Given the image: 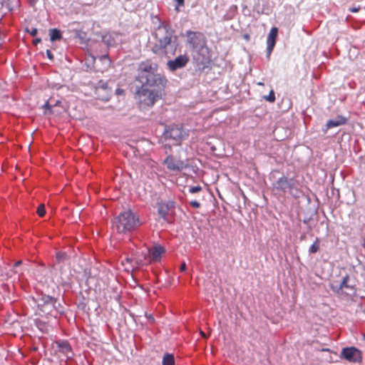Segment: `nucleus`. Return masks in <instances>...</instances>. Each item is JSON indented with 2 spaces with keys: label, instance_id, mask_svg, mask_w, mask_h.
Instances as JSON below:
<instances>
[{
  "label": "nucleus",
  "instance_id": "e433bc0d",
  "mask_svg": "<svg viewBox=\"0 0 365 365\" xmlns=\"http://www.w3.org/2000/svg\"><path fill=\"white\" fill-rule=\"evenodd\" d=\"M21 264H22V261H21V260H19V261H17V262L15 263L14 267H17L20 266Z\"/></svg>",
  "mask_w": 365,
  "mask_h": 365
},
{
  "label": "nucleus",
  "instance_id": "9b49d317",
  "mask_svg": "<svg viewBox=\"0 0 365 365\" xmlns=\"http://www.w3.org/2000/svg\"><path fill=\"white\" fill-rule=\"evenodd\" d=\"M188 61L189 58L186 55H180L176 57L174 60L168 61L167 62V66L171 71H175L179 68L185 67Z\"/></svg>",
  "mask_w": 365,
  "mask_h": 365
},
{
  "label": "nucleus",
  "instance_id": "cd10ccee",
  "mask_svg": "<svg viewBox=\"0 0 365 365\" xmlns=\"http://www.w3.org/2000/svg\"><path fill=\"white\" fill-rule=\"evenodd\" d=\"M26 31L28 33H29L32 36H36L38 33V30L35 28H31V29H26Z\"/></svg>",
  "mask_w": 365,
  "mask_h": 365
},
{
  "label": "nucleus",
  "instance_id": "f704fd0d",
  "mask_svg": "<svg viewBox=\"0 0 365 365\" xmlns=\"http://www.w3.org/2000/svg\"><path fill=\"white\" fill-rule=\"evenodd\" d=\"M41 38H36L34 39V41H33V43H34V45H37L38 43H40V42H41Z\"/></svg>",
  "mask_w": 365,
  "mask_h": 365
},
{
  "label": "nucleus",
  "instance_id": "b1692460",
  "mask_svg": "<svg viewBox=\"0 0 365 365\" xmlns=\"http://www.w3.org/2000/svg\"><path fill=\"white\" fill-rule=\"evenodd\" d=\"M36 212L40 217H43L46 213L45 205L43 204H41L38 207Z\"/></svg>",
  "mask_w": 365,
  "mask_h": 365
},
{
  "label": "nucleus",
  "instance_id": "2f4dec72",
  "mask_svg": "<svg viewBox=\"0 0 365 365\" xmlns=\"http://www.w3.org/2000/svg\"><path fill=\"white\" fill-rule=\"evenodd\" d=\"M46 55H47V57H48L49 59H51V60H52V59H53V54H52V53H51V51L50 50H47V51H46Z\"/></svg>",
  "mask_w": 365,
  "mask_h": 365
},
{
  "label": "nucleus",
  "instance_id": "4be33fe9",
  "mask_svg": "<svg viewBox=\"0 0 365 365\" xmlns=\"http://www.w3.org/2000/svg\"><path fill=\"white\" fill-rule=\"evenodd\" d=\"M53 309H54V314H55L54 317H56V315L58 314H62L64 312L63 307L58 302H57V304H56V308H53Z\"/></svg>",
  "mask_w": 365,
  "mask_h": 365
},
{
  "label": "nucleus",
  "instance_id": "412c9836",
  "mask_svg": "<svg viewBox=\"0 0 365 365\" xmlns=\"http://www.w3.org/2000/svg\"><path fill=\"white\" fill-rule=\"evenodd\" d=\"M319 249V244L318 239L311 245L309 247V252L310 253H316Z\"/></svg>",
  "mask_w": 365,
  "mask_h": 365
},
{
  "label": "nucleus",
  "instance_id": "a18cd8bd",
  "mask_svg": "<svg viewBox=\"0 0 365 365\" xmlns=\"http://www.w3.org/2000/svg\"><path fill=\"white\" fill-rule=\"evenodd\" d=\"M85 274L87 275V270H84Z\"/></svg>",
  "mask_w": 365,
  "mask_h": 365
},
{
  "label": "nucleus",
  "instance_id": "c756f323",
  "mask_svg": "<svg viewBox=\"0 0 365 365\" xmlns=\"http://www.w3.org/2000/svg\"><path fill=\"white\" fill-rule=\"evenodd\" d=\"M190 204L192 207H195V208H198L200 206V204L197 201H195V200L191 201Z\"/></svg>",
  "mask_w": 365,
  "mask_h": 365
},
{
  "label": "nucleus",
  "instance_id": "9d476101",
  "mask_svg": "<svg viewBox=\"0 0 365 365\" xmlns=\"http://www.w3.org/2000/svg\"><path fill=\"white\" fill-rule=\"evenodd\" d=\"M163 163L169 170L173 172H180L187 166L186 162L178 159L171 155H169L164 160Z\"/></svg>",
  "mask_w": 365,
  "mask_h": 365
},
{
  "label": "nucleus",
  "instance_id": "ddd939ff",
  "mask_svg": "<svg viewBox=\"0 0 365 365\" xmlns=\"http://www.w3.org/2000/svg\"><path fill=\"white\" fill-rule=\"evenodd\" d=\"M278 29L277 27H272L268 34L267 38V57L269 58V56L273 51L276 39L277 37Z\"/></svg>",
  "mask_w": 365,
  "mask_h": 365
},
{
  "label": "nucleus",
  "instance_id": "a878e982",
  "mask_svg": "<svg viewBox=\"0 0 365 365\" xmlns=\"http://www.w3.org/2000/svg\"><path fill=\"white\" fill-rule=\"evenodd\" d=\"M202 190V187L200 186H193L190 188V193H197L200 192Z\"/></svg>",
  "mask_w": 365,
  "mask_h": 365
},
{
  "label": "nucleus",
  "instance_id": "6ab92c4d",
  "mask_svg": "<svg viewBox=\"0 0 365 365\" xmlns=\"http://www.w3.org/2000/svg\"><path fill=\"white\" fill-rule=\"evenodd\" d=\"M49 36L51 41L60 40L61 38V34L59 30L56 29H52L49 30Z\"/></svg>",
  "mask_w": 365,
  "mask_h": 365
},
{
  "label": "nucleus",
  "instance_id": "7c9ffc66",
  "mask_svg": "<svg viewBox=\"0 0 365 365\" xmlns=\"http://www.w3.org/2000/svg\"><path fill=\"white\" fill-rule=\"evenodd\" d=\"M360 9H361V7L359 6H353V7L349 8V11L351 12L356 13V12H358L360 10Z\"/></svg>",
  "mask_w": 365,
  "mask_h": 365
},
{
  "label": "nucleus",
  "instance_id": "c9c22d12",
  "mask_svg": "<svg viewBox=\"0 0 365 365\" xmlns=\"http://www.w3.org/2000/svg\"><path fill=\"white\" fill-rule=\"evenodd\" d=\"M178 3V6H182L184 4V0H175Z\"/></svg>",
  "mask_w": 365,
  "mask_h": 365
},
{
  "label": "nucleus",
  "instance_id": "f03ea898",
  "mask_svg": "<svg viewBox=\"0 0 365 365\" xmlns=\"http://www.w3.org/2000/svg\"><path fill=\"white\" fill-rule=\"evenodd\" d=\"M182 36L187 38L186 42L193 58L197 61H202L208 53L204 35L200 32L187 31Z\"/></svg>",
  "mask_w": 365,
  "mask_h": 365
},
{
  "label": "nucleus",
  "instance_id": "a19ab883",
  "mask_svg": "<svg viewBox=\"0 0 365 365\" xmlns=\"http://www.w3.org/2000/svg\"><path fill=\"white\" fill-rule=\"evenodd\" d=\"M257 85H259V86H263V85H264V83H262V82H258V83H257Z\"/></svg>",
  "mask_w": 365,
  "mask_h": 365
},
{
  "label": "nucleus",
  "instance_id": "79ce46f5",
  "mask_svg": "<svg viewBox=\"0 0 365 365\" xmlns=\"http://www.w3.org/2000/svg\"><path fill=\"white\" fill-rule=\"evenodd\" d=\"M116 92H117V93H120L122 92V90L118 89V90L116 91Z\"/></svg>",
  "mask_w": 365,
  "mask_h": 365
},
{
  "label": "nucleus",
  "instance_id": "0eeeda50",
  "mask_svg": "<svg viewBox=\"0 0 365 365\" xmlns=\"http://www.w3.org/2000/svg\"><path fill=\"white\" fill-rule=\"evenodd\" d=\"M273 185L277 190L283 192H286L289 190L291 195H297V181L293 179H288L286 177H282L279 178Z\"/></svg>",
  "mask_w": 365,
  "mask_h": 365
},
{
  "label": "nucleus",
  "instance_id": "6e6552de",
  "mask_svg": "<svg viewBox=\"0 0 365 365\" xmlns=\"http://www.w3.org/2000/svg\"><path fill=\"white\" fill-rule=\"evenodd\" d=\"M56 304L57 300L49 296H43L37 302V305L43 313L52 316H55L53 308H56Z\"/></svg>",
  "mask_w": 365,
  "mask_h": 365
},
{
  "label": "nucleus",
  "instance_id": "72a5a7b5",
  "mask_svg": "<svg viewBox=\"0 0 365 365\" xmlns=\"http://www.w3.org/2000/svg\"><path fill=\"white\" fill-rule=\"evenodd\" d=\"M101 60H104L106 61H107L108 64H110V61L108 58V56H103L101 57Z\"/></svg>",
  "mask_w": 365,
  "mask_h": 365
},
{
  "label": "nucleus",
  "instance_id": "2eb2a0df",
  "mask_svg": "<svg viewBox=\"0 0 365 365\" xmlns=\"http://www.w3.org/2000/svg\"><path fill=\"white\" fill-rule=\"evenodd\" d=\"M346 123V118L343 116H337L334 119H331L327 121L326 124V128L329 129L334 127H338L341 125H344Z\"/></svg>",
  "mask_w": 365,
  "mask_h": 365
},
{
  "label": "nucleus",
  "instance_id": "20e7f679",
  "mask_svg": "<svg viewBox=\"0 0 365 365\" xmlns=\"http://www.w3.org/2000/svg\"><path fill=\"white\" fill-rule=\"evenodd\" d=\"M163 95L160 90L154 91L140 86L136 90L135 99L140 109L145 110L153 106L158 100L163 98Z\"/></svg>",
  "mask_w": 365,
  "mask_h": 365
},
{
  "label": "nucleus",
  "instance_id": "c03bdc74",
  "mask_svg": "<svg viewBox=\"0 0 365 365\" xmlns=\"http://www.w3.org/2000/svg\"><path fill=\"white\" fill-rule=\"evenodd\" d=\"M13 272L16 274L19 272L17 270H14Z\"/></svg>",
  "mask_w": 365,
  "mask_h": 365
},
{
  "label": "nucleus",
  "instance_id": "423d86ee",
  "mask_svg": "<svg viewBox=\"0 0 365 365\" xmlns=\"http://www.w3.org/2000/svg\"><path fill=\"white\" fill-rule=\"evenodd\" d=\"M165 252V248L160 245H156L152 248H148L147 252L141 253V257L135 259L138 265L145 264L149 261H155L160 258Z\"/></svg>",
  "mask_w": 365,
  "mask_h": 365
},
{
  "label": "nucleus",
  "instance_id": "c85d7f7f",
  "mask_svg": "<svg viewBox=\"0 0 365 365\" xmlns=\"http://www.w3.org/2000/svg\"><path fill=\"white\" fill-rule=\"evenodd\" d=\"M141 257V254H140V255H138V256L135 257L133 259H130V258H129V257H126V258L125 259V262H135V265L138 266V265L136 264V262H135V259H136L137 257Z\"/></svg>",
  "mask_w": 365,
  "mask_h": 365
},
{
  "label": "nucleus",
  "instance_id": "39448f33",
  "mask_svg": "<svg viewBox=\"0 0 365 365\" xmlns=\"http://www.w3.org/2000/svg\"><path fill=\"white\" fill-rule=\"evenodd\" d=\"M155 43L153 51L155 53L163 52V50L171 43L173 38L176 39L173 31L166 26H158L155 32Z\"/></svg>",
  "mask_w": 365,
  "mask_h": 365
},
{
  "label": "nucleus",
  "instance_id": "4c0bfd02",
  "mask_svg": "<svg viewBox=\"0 0 365 365\" xmlns=\"http://www.w3.org/2000/svg\"><path fill=\"white\" fill-rule=\"evenodd\" d=\"M44 108H46V109H48V110L51 109V106L48 102L44 105Z\"/></svg>",
  "mask_w": 365,
  "mask_h": 365
},
{
  "label": "nucleus",
  "instance_id": "393cba45",
  "mask_svg": "<svg viewBox=\"0 0 365 365\" xmlns=\"http://www.w3.org/2000/svg\"><path fill=\"white\" fill-rule=\"evenodd\" d=\"M264 98L269 102H274L275 101V96L273 90H271L269 95L264 96Z\"/></svg>",
  "mask_w": 365,
  "mask_h": 365
},
{
  "label": "nucleus",
  "instance_id": "5701e85b",
  "mask_svg": "<svg viewBox=\"0 0 365 365\" xmlns=\"http://www.w3.org/2000/svg\"><path fill=\"white\" fill-rule=\"evenodd\" d=\"M66 254L65 252H58L56 254V261L58 262H61L66 259Z\"/></svg>",
  "mask_w": 365,
  "mask_h": 365
},
{
  "label": "nucleus",
  "instance_id": "aec40b11",
  "mask_svg": "<svg viewBox=\"0 0 365 365\" xmlns=\"http://www.w3.org/2000/svg\"><path fill=\"white\" fill-rule=\"evenodd\" d=\"M163 365H175L174 356L170 354H165L163 358Z\"/></svg>",
  "mask_w": 365,
  "mask_h": 365
},
{
  "label": "nucleus",
  "instance_id": "58836bf2",
  "mask_svg": "<svg viewBox=\"0 0 365 365\" xmlns=\"http://www.w3.org/2000/svg\"><path fill=\"white\" fill-rule=\"evenodd\" d=\"M63 283H64L65 284H67V285H69V284H70V282H69L68 280H67V281H64V282H63Z\"/></svg>",
  "mask_w": 365,
  "mask_h": 365
},
{
  "label": "nucleus",
  "instance_id": "37998d69",
  "mask_svg": "<svg viewBox=\"0 0 365 365\" xmlns=\"http://www.w3.org/2000/svg\"><path fill=\"white\" fill-rule=\"evenodd\" d=\"M103 100L108 101V97H106V98H103Z\"/></svg>",
  "mask_w": 365,
  "mask_h": 365
},
{
  "label": "nucleus",
  "instance_id": "ea45409f",
  "mask_svg": "<svg viewBox=\"0 0 365 365\" xmlns=\"http://www.w3.org/2000/svg\"><path fill=\"white\" fill-rule=\"evenodd\" d=\"M200 334L203 336V337H206L205 333L202 331H200Z\"/></svg>",
  "mask_w": 365,
  "mask_h": 365
},
{
  "label": "nucleus",
  "instance_id": "bb28decb",
  "mask_svg": "<svg viewBox=\"0 0 365 365\" xmlns=\"http://www.w3.org/2000/svg\"><path fill=\"white\" fill-rule=\"evenodd\" d=\"M348 277H344L342 281L339 284V289H343L344 287H347V282H348Z\"/></svg>",
  "mask_w": 365,
  "mask_h": 365
},
{
  "label": "nucleus",
  "instance_id": "f257e3e1",
  "mask_svg": "<svg viewBox=\"0 0 365 365\" xmlns=\"http://www.w3.org/2000/svg\"><path fill=\"white\" fill-rule=\"evenodd\" d=\"M138 81L142 83L141 86L158 91L164 94V90L168 83V80L164 74L158 72L156 63L143 62L139 65Z\"/></svg>",
  "mask_w": 365,
  "mask_h": 365
},
{
  "label": "nucleus",
  "instance_id": "f3484780",
  "mask_svg": "<svg viewBox=\"0 0 365 365\" xmlns=\"http://www.w3.org/2000/svg\"><path fill=\"white\" fill-rule=\"evenodd\" d=\"M102 41L108 46H113L115 43L113 35L109 33H106L102 36Z\"/></svg>",
  "mask_w": 365,
  "mask_h": 365
},
{
  "label": "nucleus",
  "instance_id": "4468645a",
  "mask_svg": "<svg viewBox=\"0 0 365 365\" xmlns=\"http://www.w3.org/2000/svg\"><path fill=\"white\" fill-rule=\"evenodd\" d=\"M175 204L173 201L169 200L168 202H161L158 203V211L159 215L164 219L166 220L168 212L173 209Z\"/></svg>",
  "mask_w": 365,
  "mask_h": 365
},
{
  "label": "nucleus",
  "instance_id": "a211bd4d",
  "mask_svg": "<svg viewBox=\"0 0 365 365\" xmlns=\"http://www.w3.org/2000/svg\"><path fill=\"white\" fill-rule=\"evenodd\" d=\"M57 345L59 347L60 351L66 354H68V353L71 351V346L66 341H58L57 342Z\"/></svg>",
  "mask_w": 365,
  "mask_h": 365
},
{
  "label": "nucleus",
  "instance_id": "1a4fd4ad",
  "mask_svg": "<svg viewBox=\"0 0 365 365\" xmlns=\"http://www.w3.org/2000/svg\"><path fill=\"white\" fill-rule=\"evenodd\" d=\"M186 135V132L182 129V126L178 125L170 126L163 133V136L165 139H173L176 142L181 141Z\"/></svg>",
  "mask_w": 365,
  "mask_h": 365
},
{
  "label": "nucleus",
  "instance_id": "7ed1b4c3",
  "mask_svg": "<svg viewBox=\"0 0 365 365\" xmlns=\"http://www.w3.org/2000/svg\"><path fill=\"white\" fill-rule=\"evenodd\" d=\"M140 225L138 217L130 210L121 212L113 221V228L118 233L129 232Z\"/></svg>",
  "mask_w": 365,
  "mask_h": 365
},
{
  "label": "nucleus",
  "instance_id": "f8f14e48",
  "mask_svg": "<svg viewBox=\"0 0 365 365\" xmlns=\"http://www.w3.org/2000/svg\"><path fill=\"white\" fill-rule=\"evenodd\" d=\"M341 355L346 359L356 362L361 358L360 351L354 347L344 348Z\"/></svg>",
  "mask_w": 365,
  "mask_h": 365
},
{
  "label": "nucleus",
  "instance_id": "dca6fc26",
  "mask_svg": "<svg viewBox=\"0 0 365 365\" xmlns=\"http://www.w3.org/2000/svg\"><path fill=\"white\" fill-rule=\"evenodd\" d=\"M19 0H0V9H6L7 11H11L19 6Z\"/></svg>",
  "mask_w": 365,
  "mask_h": 365
},
{
  "label": "nucleus",
  "instance_id": "473e14b6",
  "mask_svg": "<svg viewBox=\"0 0 365 365\" xmlns=\"http://www.w3.org/2000/svg\"><path fill=\"white\" fill-rule=\"evenodd\" d=\"M180 269L181 272H184L186 269V264L185 262L182 263Z\"/></svg>",
  "mask_w": 365,
  "mask_h": 365
}]
</instances>
